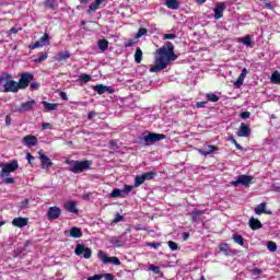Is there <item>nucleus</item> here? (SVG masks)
<instances>
[{"label":"nucleus","mask_w":280,"mask_h":280,"mask_svg":"<svg viewBox=\"0 0 280 280\" xmlns=\"http://www.w3.org/2000/svg\"><path fill=\"white\" fill-rule=\"evenodd\" d=\"M178 60V55L174 54V44L166 42L161 48L155 50L154 66L150 68V73H159L167 69L170 62Z\"/></svg>","instance_id":"1"},{"label":"nucleus","mask_w":280,"mask_h":280,"mask_svg":"<svg viewBox=\"0 0 280 280\" xmlns=\"http://www.w3.org/2000/svg\"><path fill=\"white\" fill-rule=\"evenodd\" d=\"M12 74L3 72L0 75V86H2V93H19L18 82L12 80Z\"/></svg>","instance_id":"2"},{"label":"nucleus","mask_w":280,"mask_h":280,"mask_svg":"<svg viewBox=\"0 0 280 280\" xmlns=\"http://www.w3.org/2000/svg\"><path fill=\"white\" fill-rule=\"evenodd\" d=\"M67 165H70L69 172H72V174H82V172H89L91 170V166L93 165V161L91 160H83V161H73V160H67Z\"/></svg>","instance_id":"3"},{"label":"nucleus","mask_w":280,"mask_h":280,"mask_svg":"<svg viewBox=\"0 0 280 280\" xmlns=\"http://www.w3.org/2000/svg\"><path fill=\"white\" fill-rule=\"evenodd\" d=\"M19 170V161L13 160L11 163L2 164V170L0 172V178H5Z\"/></svg>","instance_id":"4"},{"label":"nucleus","mask_w":280,"mask_h":280,"mask_svg":"<svg viewBox=\"0 0 280 280\" xmlns=\"http://www.w3.org/2000/svg\"><path fill=\"white\" fill-rule=\"evenodd\" d=\"M167 136L163 133H154L149 132L147 136L142 138V141H144L145 145H152V143H158V141H163V139H166Z\"/></svg>","instance_id":"5"},{"label":"nucleus","mask_w":280,"mask_h":280,"mask_svg":"<svg viewBox=\"0 0 280 280\" xmlns=\"http://www.w3.org/2000/svg\"><path fill=\"white\" fill-rule=\"evenodd\" d=\"M34 80V74L32 72H23L20 75V80L18 82V89H27L30 83Z\"/></svg>","instance_id":"6"},{"label":"nucleus","mask_w":280,"mask_h":280,"mask_svg":"<svg viewBox=\"0 0 280 280\" xmlns=\"http://www.w3.org/2000/svg\"><path fill=\"white\" fill-rule=\"evenodd\" d=\"M97 257L98 259H101L103 264H113L114 266H121V260H119L117 256L108 257L106 256L104 250H98Z\"/></svg>","instance_id":"7"},{"label":"nucleus","mask_w":280,"mask_h":280,"mask_svg":"<svg viewBox=\"0 0 280 280\" xmlns=\"http://www.w3.org/2000/svg\"><path fill=\"white\" fill-rule=\"evenodd\" d=\"M253 183V176L250 175H240L236 180L231 182L233 187H238L240 185H244V187H248Z\"/></svg>","instance_id":"8"},{"label":"nucleus","mask_w":280,"mask_h":280,"mask_svg":"<svg viewBox=\"0 0 280 280\" xmlns=\"http://www.w3.org/2000/svg\"><path fill=\"white\" fill-rule=\"evenodd\" d=\"M74 253L75 255H78V257L83 255L84 259H91V256L93 255L91 248L84 247L83 244H78L74 249Z\"/></svg>","instance_id":"9"},{"label":"nucleus","mask_w":280,"mask_h":280,"mask_svg":"<svg viewBox=\"0 0 280 280\" xmlns=\"http://www.w3.org/2000/svg\"><path fill=\"white\" fill-rule=\"evenodd\" d=\"M38 155H39V161H40L42 170H49V167H51V165H54V162H51L49 156H47L43 152V150L38 151Z\"/></svg>","instance_id":"10"},{"label":"nucleus","mask_w":280,"mask_h":280,"mask_svg":"<svg viewBox=\"0 0 280 280\" xmlns=\"http://www.w3.org/2000/svg\"><path fill=\"white\" fill-rule=\"evenodd\" d=\"M224 10H226V4L224 2L217 3L215 8L213 9L215 21L223 19Z\"/></svg>","instance_id":"11"},{"label":"nucleus","mask_w":280,"mask_h":280,"mask_svg":"<svg viewBox=\"0 0 280 280\" xmlns=\"http://www.w3.org/2000/svg\"><path fill=\"white\" fill-rule=\"evenodd\" d=\"M60 213H62V210L57 206H54L48 209L47 218L48 220H58L60 218Z\"/></svg>","instance_id":"12"},{"label":"nucleus","mask_w":280,"mask_h":280,"mask_svg":"<svg viewBox=\"0 0 280 280\" xmlns=\"http://www.w3.org/2000/svg\"><path fill=\"white\" fill-rule=\"evenodd\" d=\"M36 104V101L31 100L25 103H22L20 107L18 108V113H28L34 108V105Z\"/></svg>","instance_id":"13"},{"label":"nucleus","mask_w":280,"mask_h":280,"mask_svg":"<svg viewBox=\"0 0 280 280\" xmlns=\"http://www.w3.org/2000/svg\"><path fill=\"white\" fill-rule=\"evenodd\" d=\"M28 222V218L18 217L12 220V225L16 226L18 229H23L24 226H27Z\"/></svg>","instance_id":"14"},{"label":"nucleus","mask_w":280,"mask_h":280,"mask_svg":"<svg viewBox=\"0 0 280 280\" xmlns=\"http://www.w3.org/2000/svg\"><path fill=\"white\" fill-rule=\"evenodd\" d=\"M236 135L237 137H245V138L250 137V126L242 122Z\"/></svg>","instance_id":"15"},{"label":"nucleus","mask_w":280,"mask_h":280,"mask_svg":"<svg viewBox=\"0 0 280 280\" xmlns=\"http://www.w3.org/2000/svg\"><path fill=\"white\" fill-rule=\"evenodd\" d=\"M23 143L27 148H34V145L38 144V138H36V136L28 135L23 138Z\"/></svg>","instance_id":"16"},{"label":"nucleus","mask_w":280,"mask_h":280,"mask_svg":"<svg viewBox=\"0 0 280 280\" xmlns=\"http://www.w3.org/2000/svg\"><path fill=\"white\" fill-rule=\"evenodd\" d=\"M94 91L95 93H97L98 95H104V93H114L113 88L110 86H106L104 84H97L94 86Z\"/></svg>","instance_id":"17"},{"label":"nucleus","mask_w":280,"mask_h":280,"mask_svg":"<svg viewBox=\"0 0 280 280\" xmlns=\"http://www.w3.org/2000/svg\"><path fill=\"white\" fill-rule=\"evenodd\" d=\"M63 209H66V211H68L69 213L78 214L80 212L78 210V203H75V201H68L63 203Z\"/></svg>","instance_id":"18"},{"label":"nucleus","mask_w":280,"mask_h":280,"mask_svg":"<svg viewBox=\"0 0 280 280\" xmlns=\"http://www.w3.org/2000/svg\"><path fill=\"white\" fill-rule=\"evenodd\" d=\"M220 148L213 144H209L206 149H199V153L202 154V156H209V154H213L214 152H218Z\"/></svg>","instance_id":"19"},{"label":"nucleus","mask_w":280,"mask_h":280,"mask_svg":"<svg viewBox=\"0 0 280 280\" xmlns=\"http://www.w3.org/2000/svg\"><path fill=\"white\" fill-rule=\"evenodd\" d=\"M246 75H248V69L244 68L241 72V74L238 75L236 82L234 83V86L236 89H241L242 85L244 84V80L246 79Z\"/></svg>","instance_id":"20"},{"label":"nucleus","mask_w":280,"mask_h":280,"mask_svg":"<svg viewBox=\"0 0 280 280\" xmlns=\"http://www.w3.org/2000/svg\"><path fill=\"white\" fill-rule=\"evenodd\" d=\"M261 226H264V224H261V221H259V219H255V217H252L249 219V228L252 229V231H258V229H261Z\"/></svg>","instance_id":"21"},{"label":"nucleus","mask_w":280,"mask_h":280,"mask_svg":"<svg viewBox=\"0 0 280 280\" xmlns=\"http://www.w3.org/2000/svg\"><path fill=\"white\" fill-rule=\"evenodd\" d=\"M109 243L114 246V248H121V246H124V240H121V236L110 237Z\"/></svg>","instance_id":"22"},{"label":"nucleus","mask_w":280,"mask_h":280,"mask_svg":"<svg viewBox=\"0 0 280 280\" xmlns=\"http://www.w3.org/2000/svg\"><path fill=\"white\" fill-rule=\"evenodd\" d=\"M164 5H166L168 10H178V8H180V2L178 0H166Z\"/></svg>","instance_id":"23"},{"label":"nucleus","mask_w":280,"mask_h":280,"mask_svg":"<svg viewBox=\"0 0 280 280\" xmlns=\"http://www.w3.org/2000/svg\"><path fill=\"white\" fill-rule=\"evenodd\" d=\"M266 205H267L266 201H264L254 209L256 215H261L262 213H266V214L271 213L270 211H266Z\"/></svg>","instance_id":"24"},{"label":"nucleus","mask_w":280,"mask_h":280,"mask_svg":"<svg viewBox=\"0 0 280 280\" xmlns=\"http://www.w3.org/2000/svg\"><path fill=\"white\" fill-rule=\"evenodd\" d=\"M70 237H73L74 240H80L82 237V229L78 226H73L70 229Z\"/></svg>","instance_id":"25"},{"label":"nucleus","mask_w":280,"mask_h":280,"mask_svg":"<svg viewBox=\"0 0 280 280\" xmlns=\"http://www.w3.org/2000/svg\"><path fill=\"white\" fill-rule=\"evenodd\" d=\"M69 58H71V54L67 50H63L55 57V60H57V62H62V60H69Z\"/></svg>","instance_id":"26"},{"label":"nucleus","mask_w":280,"mask_h":280,"mask_svg":"<svg viewBox=\"0 0 280 280\" xmlns=\"http://www.w3.org/2000/svg\"><path fill=\"white\" fill-rule=\"evenodd\" d=\"M106 0H95L94 3H92L88 10V14H91V12H96V10H100V5H102Z\"/></svg>","instance_id":"27"},{"label":"nucleus","mask_w":280,"mask_h":280,"mask_svg":"<svg viewBox=\"0 0 280 280\" xmlns=\"http://www.w3.org/2000/svg\"><path fill=\"white\" fill-rule=\"evenodd\" d=\"M218 253H223L226 257H229V255H231V247H229L226 243H221L219 245Z\"/></svg>","instance_id":"28"},{"label":"nucleus","mask_w":280,"mask_h":280,"mask_svg":"<svg viewBox=\"0 0 280 280\" xmlns=\"http://www.w3.org/2000/svg\"><path fill=\"white\" fill-rule=\"evenodd\" d=\"M133 58H135V62H136L137 65H141V60H143V50H141L140 47H138V48L136 49V52H135V55H133Z\"/></svg>","instance_id":"29"},{"label":"nucleus","mask_w":280,"mask_h":280,"mask_svg":"<svg viewBox=\"0 0 280 280\" xmlns=\"http://www.w3.org/2000/svg\"><path fill=\"white\" fill-rule=\"evenodd\" d=\"M44 7L46 8V10H56V8H58V1H56V0H46L44 2Z\"/></svg>","instance_id":"30"},{"label":"nucleus","mask_w":280,"mask_h":280,"mask_svg":"<svg viewBox=\"0 0 280 280\" xmlns=\"http://www.w3.org/2000/svg\"><path fill=\"white\" fill-rule=\"evenodd\" d=\"M205 210H198L195 209L191 212V222H198V220L200 219V215H203Z\"/></svg>","instance_id":"31"},{"label":"nucleus","mask_w":280,"mask_h":280,"mask_svg":"<svg viewBox=\"0 0 280 280\" xmlns=\"http://www.w3.org/2000/svg\"><path fill=\"white\" fill-rule=\"evenodd\" d=\"M240 43H243L246 47H253V38L250 35H246L240 39Z\"/></svg>","instance_id":"32"},{"label":"nucleus","mask_w":280,"mask_h":280,"mask_svg":"<svg viewBox=\"0 0 280 280\" xmlns=\"http://www.w3.org/2000/svg\"><path fill=\"white\" fill-rule=\"evenodd\" d=\"M232 240L235 242V244H238V246H244V236L241 234H233Z\"/></svg>","instance_id":"33"},{"label":"nucleus","mask_w":280,"mask_h":280,"mask_svg":"<svg viewBox=\"0 0 280 280\" xmlns=\"http://www.w3.org/2000/svg\"><path fill=\"white\" fill-rule=\"evenodd\" d=\"M98 49H101V51H107L108 50V39H100L98 40Z\"/></svg>","instance_id":"34"},{"label":"nucleus","mask_w":280,"mask_h":280,"mask_svg":"<svg viewBox=\"0 0 280 280\" xmlns=\"http://www.w3.org/2000/svg\"><path fill=\"white\" fill-rule=\"evenodd\" d=\"M47 58H49V55L47 52H44L39 55L38 58L34 59L33 62H35V65H40V62H45Z\"/></svg>","instance_id":"35"},{"label":"nucleus","mask_w":280,"mask_h":280,"mask_svg":"<svg viewBox=\"0 0 280 280\" xmlns=\"http://www.w3.org/2000/svg\"><path fill=\"white\" fill-rule=\"evenodd\" d=\"M156 176H158L156 172H148L142 174V177L144 178V180H154Z\"/></svg>","instance_id":"36"},{"label":"nucleus","mask_w":280,"mask_h":280,"mask_svg":"<svg viewBox=\"0 0 280 280\" xmlns=\"http://www.w3.org/2000/svg\"><path fill=\"white\" fill-rule=\"evenodd\" d=\"M145 183V179L143 177V175H137L135 177V187H141V185H143Z\"/></svg>","instance_id":"37"},{"label":"nucleus","mask_w":280,"mask_h":280,"mask_svg":"<svg viewBox=\"0 0 280 280\" xmlns=\"http://www.w3.org/2000/svg\"><path fill=\"white\" fill-rule=\"evenodd\" d=\"M271 82L272 84H280V72L279 71H275L271 74Z\"/></svg>","instance_id":"38"},{"label":"nucleus","mask_w":280,"mask_h":280,"mask_svg":"<svg viewBox=\"0 0 280 280\" xmlns=\"http://www.w3.org/2000/svg\"><path fill=\"white\" fill-rule=\"evenodd\" d=\"M45 110H56L58 108V104L56 103H47L43 102Z\"/></svg>","instance_id":"39"},{"label":"nucleus","mask_w":280,"mask_h":280,"mask_svg":"<svg viewBox=\"0 0 280 280\" xmlns=\"http://www.w3.org/2000/svg\"><path fill=\"white\" fill-rule=\"evenodd\" d=\"M122 190L119 188H114L112 192L109 194L110 198H120L122 196Z\"/></svg>","instance_id":"40"},{"label":"nucleus","mask_w":280,"mask_h":280,"mask_svg":"<svg viewBox=\"0 0 280 280\" xmlns=\"http://www.w3.org/2000/svg\"><path fill=\"white\" fill-rule=\"evenodd\" d=\"M208 102H220V96H218V94H213V93H208L206 95Z\"/></svg>","instance_id":"41"},{"label":"nucleus","mask_w":280,"mask_h":280,"mask_svg":"<svg viewBox=\"0 0 280 280\" xmlns=\"http://www.w3.org/2000/svg\"><path fill=\"white\" fill-rule=\"evenodd\" d=\"M267 248L268 250H270V253H277V243H275L273 241H269L267 243Z\"/></svg>","instance_id":"42"},{"label":"nucleus","mask_w":280,"mask_h":280,"mask_svg":"<svg viewBox=\"0 0 280 280\" xmlns=\"http://www.w3.org/2000/svg\"><path fill=\"white\" fill-rule=\"evenodd\" d=\"M40 47H45V44H42L40 40H37V42L28 45V49H31V50L38 49Z\"/></svg>","instance_id":"43"},{"label":"nucleus","mask_w":280,"mask_h":280,"mask_svg":"<svg viewBox=\"0 0 280 280\" xmlns=\"http://www.w3.org/2000/svg\"><path fill=\"white\" fill-rule=\"evenodd\" d=\"M148 34V28L145 27H140L136 34V38H141Z\"/></svg>","instance_id":"44"},{"label":"nucleus","mask_w":280,"mask_h":280,"mask_svg":"<svg viewBox=\"0 0 280 280\" xmlns=\"http://www.w3.org/2000/svg\"><path fill=\"white\" fill-rule=\"evenodd\" d=\"M229 141H231V143H233L236 148V150H244V147H242L240 143H237V140H235V137L231 136L229 138Z\"/></svg>","instance_id":"45"},{"label":"nucleus","mask_w":280,"mask_h":280,"mask_svg":"<svg viewBox=\"0 0 280 280\" xmlns=\"http://www.w3.org/2000/svg\"><path fill=\"white\" fill-rule=\"evenodd\" d=\"M149 270H152L154 275H161V268L159 266L150 265Z\"/></svg>","instance_id":"46"},{"label":"nucleus","mask_w":280,"mask_h":280,"mask_svg":"<svg viewBox=\"0 0 280 280\" xmlns=\"http://www.w3.org/2000/svg\"><path fill=\"white\" fill-rule=\"evenodd\" d=\"M80 80H81L82 82H85V83H86V82H91L92 78H91L90 74L83 73V74L80 75Z\"/></svg>","instance_id":"47"},{"label":"nucleus","mask_w":280,"mask_h":280,"mask_svg":"<svg viewBox=\"0 0 280 280\" xmlns=\"http://www.w3.org/2000/svg\"><path fill=\"white\" fill-rule=\"evenodd\" d=\"M168 248L172 250H178V244L174 241H168Z\"/></svg>","instance_id":"48"},{"label":"nucleus","mask_w":280,"mask_h":280,"mask_svg":"<svg viewBox=\"0 0 280 280\" xmlns=\"http://www.w3.org/2000/svg\"><path fill=\"white\" fill-rule=\"evenodd\" d=\"M31 91H38L40 89V83L38 82H32L30 85Z\"/></svg>","instance_id":"49"},{"label":"nucleus","mask_w":280,"mask_h":280,"mask_svg":"<svg viewBox=\"0 0 280 280\" xmlns=\"http://www.w3.org/2000/svg\"><path fill=\"white\" fill-rule=\"evenodd\" d=\"M3 183H5V185H14L15 180L12 177H4Z\"/></svg>","instance_id":"50"},{"label":"nucleus","mask_w":280,"mask_h":280,"mask_svg":"<svg viewBox=\"0 0 280 280\" xmlns=\"http://www.w3.org/2000/svg\"><path fill=\"white\" fill-rule=\"evenodd\" d=\"M176 38V34H164V40H174Z\"/></svg>","instance_id":"51"},{"label":"nucleus","mask_w":280,"mask_h":280,"mask_svg":"<svg viewBox=\"0 0 280 280\" xmlns=\"http://www.w3.org/2000/svg\"><path fill=\"white\" fill-rule=\"evenodd\" d=\"M101 277H103V279H106V280H116L113 273H103L101 275Z\"/></svg>","instance_id":"52"},{"label":"nucleus","mask_w":280,"mask_h":280,"mask_svg":"<svg viewBox=\"0 0 280 280\" xmlns=\"http://www.w3.org/2000/svg\"><path fill=\"white\" fill-rule=\"evenodd\" d=\"M132 189H135L133 186L130 185H125V189L122 190V194H130V191H132Z\"/></svg>","instance_id":"53"},{"label":"nucleus","mask_w":280,"mask_h":280,"mask_svg":"<svg viewBox=\"0 0 280 280\" xmlns=\"http://www.w3.org/2000/svg\"><path fill=\"white\" fill-rule=\"evenodd\" d=\"M47 40H49V34L45 33V34L40 37L39 42H40L43 45H45V43H47Z\"/></svg>","instance_id":"54"},{"label":"nucleus","mask_w":280,"mask_h":280,"mask_svg":"<svg viewBox=\"0 0 280 280\" xmlns=\"http://www.w3.org/2000/svg\"><path fill=\"white\" fill-rule=\"evenodd\" d=\"M42 128L44 130H51V128H54V126L51 124H49V122H43L42 124Z\"/></svg>","instance_id":"55"},{"label":"nucleus","mask_w":280,"mask_h":280,"mask_svg":"<svg viewBox=\"0 0 280 280\" xmlns=\"http://www.w3.org/2000/svg\"><path fill=\"white\" fill-rule=\"evenodd\" d=\"M36 158L32 155V153L27 152L26 153V160L28 161V165H32V161H34Z\"/></svg>","instance_id":"56"},{"label":"nucleus","mask_w":280,"mask_h":280,"mask_svg":"<svg viewBox=\"0 0 280 280\" xmlns=\"http://www.w3.org/2000/svg\"><path fill=\"white\" fill-rule=\"evenodd\" d=\"M102 279H104V276L102 275H94L88 278V280H102Z\"/></svg>","instance_id":"57"},{"label":"nucleus","mask_w":280,"mask_h":280,"mask_svg":"<svg viewBox=\"0 0 280 280\" xmlns=\"http://www.w3.org/2000/svg\"><path fill=\"white\" fill-rule=\"evenodd\" d=\"M148 246L156 250L158 248H161V243H148Z\"/></svg>","instance_id":"58"},{"label":"nucleus","mask_w":280,"mask_h":280,"mask_svg":"<svg viewBox=\"0 0 280 280\" xmlns=\"http://www.w3.org/2000/svg\"><path fill=\"white\" fill-rule=\"evenodd\" d=\"M207 101H201L196 104L197 108H205L207 106Z\"/></svg>","instance_id":"59"},{"label":"nucleus","mask_w":280,"mask_h":280,"mask_svg":"<svg viewBox=\"0 0 280 280\" xmlns=\"http://www.w3.org/2000/svg\"><path fill=\"white\" fill-rule=\"evenodd\" d=\"M241 117L243 119H249L250 118V112H243V113H241Z\"/></svg>","instance_id":"60"},{"label":"nucleus","mask_w":280,"mask_h":280,"mask_svg":"<svg viewBox=\"0 0 280 280\" xmlns=\"http://www.w3.org/2000/svg\"><path fill=\"white\" fill-rule=\"evenodd\" d=\"M271 191H278V194H280V185L278 184L271 185Z\"/></svg>","instance_id":"61"},{"label":"nucleus","mask_w":280,"mask_h":280,"mask_svg":"<svg viewBox=\"0 0 280 280\" xmlns=\"http://www.w3.org/2000/svg\"><path fill=\"white\" fill-rule=\"evenodd\" d=\"M135 43V39H128V42L125 43V47H132Z\"/></svg>","instance_id":"62"},{"label":"nucleus","mask_w":280,"mask_h":280,"mask_svg":"<svg viewBox=\"0 0 280 280\" xmlns=\"http://www.w3.org/2000/svg\"><path fill=\"white\" fill-rule=\"evenodd\" d=\"M60 97H61V100H63V102H69V97L67 96V94L65 92H60Z\"/></svg>","instance_id":"63"},{"label":"nucleus","mask_w":280,"mask_h":280,"mask_svg":"<svg viewBox=\"0 0 280 280\" xmlns=\"http://www.w3.org/2000/svg\"><path fill=\"white\" fill-rule=\"evenodd\" d=\"M253 275H261V269L259 268L253 269Z\"/></svg>","instance_id":"64"}]
</instances>
